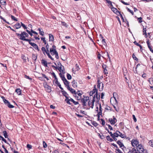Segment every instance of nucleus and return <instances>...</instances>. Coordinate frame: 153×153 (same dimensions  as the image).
I'll use <instances>...</instances> for the list:
<instances>
[{"mask_svg":"<svg viewBox=\"0 0 153 153\" xmlns=\"http://www.w3.org/2000/svg\"><path fill=\"white\" fill-rule=\"evenodd\" d=\"M16 35L18 36L19 37V39L25 41H29L28 39H26L25 37H28V34L25 31L21 32V34L16 33Z\"/></svg>","mask_w":153,"mask_h":153,"instance_id":"f257e3e1","label":"nucleus"},{"mask_svg":"<svg viewBox=\"0 0 153 153\" xmlns=\"http://www.w3.org/2000/svg\"><path fill=\"white\" fill-rule=\"evenodd\" d=\"M57 65L59 67L57 69L58 70L59 72H62L64 74L65 73L64 71H65L64 67L62 65L61 63L59 62H58Z\"/></svg>","mask_w":153,"mask_h":153,"instance_id":"f03ea898","label":"nucleus"},{"mask_svg":"<svg viewBox=\"0 0 153 153\" xmlns=\"http://www.w3.org/2000/svg\"><path fill=\"white\" fill-rule=\"evenodd\" d=\"M137 151L139 153H143L144 151L143 146L141 144L138 145L137 146Z\"/></svg>","mask_w":153,"mask_h":153,"instance_id":"7ed1b4c3","label":"nucleus"},{"mask_svg":"<svg viewBox=\"0 0 153 153\" xmlns=\"http://www.w3.org/2000/svg\"><path fill=\"white\" fill-rule=\"evenodd\" d=\"M66 102L69 104L71 105L72 104L71 102H73V103L75 105H77L78 104V102H77L74 101L72 99L69 98L66 101Z\"/></svg>","mask_w":153,"mask_h":153,"instance_id":"20e7f679","label":"nucleus"},{"mask_svg":"<svg viewBox=\"0 0 153 153\" xmlns=\"http://www.w3.org/2000/svg\"><path fill=\"white\" fill-rule=\"evenodd\" d=\"M110 102L112 105H114L117 104V101L116 97H112L111 98Z\"/></svg>","mask_w":153,"mask_h":153,"instance_id":"39448f33","label":"nucleus"},{"mask_svg":"<svg viewBox=\"0 0 153 153\" xmlns=\"http://www.w3.org/2000/svg\"><path fill=\"white\" fill-rule=\"evenodd\" d=\"M132 146L134 147L137 146L139 144V142L137 140L133 139L131 141Z\"/></svg>","mask_w":153,"mask_h":153,"instance_id":"423d86ee","label":"nucleus"},{"mask_svg":"<svg viewBox=\"0 0 153 153\" xmlns=\"http://www.w3.org/2000/svg\"><path fill=\"white\" fill-rule=\"evenodd\" d=\"M113 119L109 118L108 120L109 121L110 123L111 124L114 125L117 122V120L114 116H113Z\"/></svg>","mask_w":153,"mask_h":153,"instance_id":"0eeeda50","label":"nucleus"},{"mask_svg":"<svg viewBox=\"0 0 153 153\" xmlns=\"http://www.w3.org/2000/svg\"><path fill=\"white\" fill-rule=\"evenodd\" d=\"M96 97L97 99H98L100 97V95H99V97H98V94H97V91L96 92V94L94 95V96L93 97V99L92 100V105H94V102L95 101V97Z\"/></svg>","mask_w":153,"mask_h":153,"instance_id":"6e6552de","label":"nucleus"},{"mask_svg":"<svg viewBox=\"0 0 153 153\" xmlns=\"http://www.w3.org/2000/svg\"><path fill=\"white\" fill-rule=\"evenodd\" d=\"M106 65L103 64L102 65V68L104 70L103 73L105 74H108L107 70L106 69L107 68Z\"/></svg>","mask_w":153,"mask_h":153,"instance_id":"1a4fd4ad","label":"nucleus"},{"mask_svg":"<svg viewBox=\"0 0 153 153\" xmlns=\"http://www.w3.org/2000/svg\"><path fill=\"white\" fill-rule=\"evenodd\" d=\"M111 9L112 11L117 15H118V13L120 14V12L118 11L117 10L116 8L112 7L111 8Z\"/></svg>","mask_w":153,"mask_h":153,"instance_id":"9d476101","label":"nucleus"},{"mask_svg":"<svg viewBox=\"0 0 153 153\" xmlns=\"http://www.w3.org/2000/svg\"><path fill=\"white\" fill-rule=\"evenodd\" d=\"M62 91V93L63 95L66 97L65 101L66 102L67 101V100L69 98H70V97H68V94H67V93L65 91L63 90Z\"/></svg>","mask_w":153,"mask_h":153,"instance_id":"9b49d317","label":"nucleus"},{"mask_svg":"<svg viewBox=\"0 0 153 153\" xmlns=\"http://www.w3.org/2000/svg\"><path fill=\"white\" fill-rule=\"evenodd\" d=\"M1 97L3 99V101L5 104H7V105H12L10 104V102H9L8 100L5 99L4 97L2 96Z\"/></svg>","mask_w":153,"mask_h":153,"instance_id":"f8f14e48","label":"nucleus"},{"mask_svg":"<svg viewBox=\"0 0 153 153\" xmlns=\"http://www.w3.org/2000/svg\"><path fill=\"white\" fill-rule=\"evenodd\" d=\"M30 44L33 46L35 49L37 50L38 51H39L38 46L36 44L34 43L30 42Z\"/></svg>","mask_w":153,"mask_h":153,"instance_id":"ddd939ff","label":"nucleus"},{"mask_svg":"<svg viewBox=\"0 0 153 153\" xmlns=\"http://www.w3.org/2000/svg\"><path fill=\"white\" fill-rule=\"evenodd\" d=\"M67 88L72 93L76 95V92L75 90L72 88H70V86H68V88Z\"/></svg>","mask_w":153,"mask_h":153,"instance_id":"4468645a","label":"nucleus"},{"mask_svg":"<svg viewBox=\"0 0 153 153\" xmlns=\"http://www.w3.org/2000/svg\"><path fill=\"white\" fill-rule=\"evenodd\" d=\"M21 26L20 24L19 23H17L14 26H13L14 28H15L16 29H18L20 28L21 27Z\"/></svg>","mask_w":153,"mask_h":153,"instance_id":"2eb2a0df","label":"nucleus"},{"mask_svg":"<svg viewBox=\"0 0 153 153\" xmlns=\"http://www.w3.org/2000/svg\"><path fill=\"white\" fill-rule=\"evenodd\" d=\"M72 86L74 88L77 87V83L75 80H73L71 82Z\"/></svg>","mask_w":153,"mask_h":153,"instance_id":"dca6fc26","label":"nucleus"},{"mask_svg":"<svg viewBox=\"0 0 153 153\" xmlns=\"http://www.w3.org/2000/svg\"><path fill=\"white\" fill-rule=\"evenodd\" d=\"M120 133V132L118 130H117L115 132L113 133V137H118L119 135V133Z\"/></svg>","mask_w":153,"mask_h":153,"instance_id":"f3484780","label":"nucleus"},{"mask_svg":"<svg viewBox=\"0 0 153 153\" xmlns=\"http://www.w3.org/2000/svg\"><path fill=\"white\" fill-rule=\"evenodd\" d=\"M83 105H85L86 102L89 100V97H84V99H83Z\"/></svg>","mask_w":153,"mask_h":153,"instance_id":"a211bd4d","label":"nucleus"},{"mask_svg":"<svg viewBox=\"0 0 153 153\" xmlns=\"http://www.w3.org/2000/svg\"><path fill=\"white\" fill-rule=\"evenodd\" d=\"M42 64L45 67H47L48 66V63L47 61L42 59L41 60Z\"/></svg>","mask_w":153,"mask_h":153,"instance_id":"6ab92c4d","label":"nucleus"},{"mask_svg":"<svg viewBox=\"0 0 153 153\" xmlns=\"http://www.w3.org/2000/svg\"><path fill=\"white\" fill-rule=\"evenodd\" d=\"M97 89L96 88L93 89V91H91L89 95L90 96H92L97 91Z\"/></svg>","mask_w":153,"mask_h":153,"instance_id":"aec40b11","label":"nucleus"},{"mask_svg":"<svg viewBox=\"0 0 153 153\" xmlns=\"http://www.w3.org/2000/svg\"><path fill=\"white\" fill-rule=\"evenodd\" d=\"M117 143L119 146L120 148H122V147H124V145L123 143L121 142L120 140H118L117 141Z\"/></svg>","mask_w":153,"mask_h":153,"instance_id":"412c9836","label":"nucleus"},{"mask_svg":"<svg viewBox=\"0 0 153 153\" xmlns=\"http://www.w3.org/2000/svg\"><path fill=\"white\" fill-rule=\"evenodd\" d=\"M63 82L65 85L66 87H67V88H68V86H69V82L67 81L66 79L63 81Z\"/></svg>","mask_w":153,"mask_h":153,"instance_id":"4be33fe9","label":"nucleus"},{"mask_svg":"<svg viewBox=\"0 0 153 153\" xmlns=\"http://www.w3.org/2000/svg\"><path fill=\"white\" fill-rule=\"evenodd\" d=\"M99 111H98V108L97 107H96V111H97V112L98 113H99L100 112L101 113H100L102 114V108H101V106H99Z\"/></svg>","mask_w":153,"mask_h":153,"instance_id":"5701e85b","label":"nucleus"},{"mask_svg":"<svg viewBox=\"0 0 153 153\" xmlns=\"http://www.w3.org/2000/svg\"><path fill=\"white\" fill-rule=\"evenodd\" d=\"M100 84H98L97 85V87L98 88H99V91H102L103 89V83H102V86L101 88H100Z\"/></svg>","mask_w":153,"mask_h":153,"instance_id":"b1692460","label":"nucleus"},{"mask_svg":"<svg viewBox=\"0 0 153 153\" xmlns=\"http://www.w3.org/2000/svg\"><path fill=\"white\" fill-rule=\"evenodd\" d=\"M100 40H101L102 43L104 45H106L105 39H103V37H102L101 39H100Z\"/></svg>","mask_w":153,"mask_h":153,"instance_id":"393cba45","label":"nucleus"},{"mask_svg":"<svg viewBox=\"0 0 153 153\" xmlns=\"http://www.w3.org/2000/svg\"><path fill=\"white\" fill-rule=\"evenodd\" d=\"M49 41H53L54 40V37L51 34H49Z\"/></svg>","mask_w":153,"mask_h":153,"instance_id":"a878e982","label":"nucleus"},{"mask_svg":"<svg viewBox=\"0 0 153 153\" xmlns=\"http://www.w3.org/2000/svg\"><path fill=\"white\" fill-rule=\"evenodd\" d=\"M15 92L18 94L19 95L21 94V90L19 88H17L15 90Z\"/></svg>","mask_w":153,"mask_h":153,"instance_id":"bb28decb","label":"nucleus"},{"mask_svg":"<svg viewBox=\"0 0 153 153\" xmlns=\"http://www.w3.org/2000/svg\"><path fill=\"white\" fill-rule=\"evenodd\" d=\"M56 47L54 45H53L52 48H51L50 49V52H53L54 51L56 50Z\"/></svg>","mask_w":153,"mask_h":153,"instance_id":"cd10ccee","label":"nucleus"},{"mask_svg":"<svg viewBox=\"0 0 153 153\" xmlns=\"http://www.w3.org/2000/svg\"><path fill=\"white\" fill-rule=\"evenodd\" d=\"M106 138L107 140L109 141L110 142L113 141V140L111 138L109 135L107 136L106 137Z\"/></svg>","mask_w":153,"mask_h":153,"instance_id":"c85d7f7f","label":"nucleus"},{"mask_svg":"<svg viewBox=\"0 0 153 153\" xmlns=\"http://www.w3.org/2000/svg\"><path fill=\"white\" fill-rule=\"evenodd\" d=\"M3 135L4 137L5 138H8V135L7 134V131H3Z\"/></svg>","mask_w":153,"mask_h":153,"instance_id":"c756f323","label":"nucleus"},{"mask_svg":"<svg viewBox=\"0 0 153 153\" xmlns=\"http://www.w3.org/2000/svg\"><path fill=\"white\" fill-rule=\"evenodd\" d=\"M38 30L39 31V33L41 35L43 36L44 35V32L43 31L41 30V28H38Z\"/></svg>","mask_w":153,"mask_h":153,"instance_id":"7c9ffc66","label":"nucleus"},{"mask_svg":"<svg viewBox=\"0 0 153 153\" xmlns=\"http://www.w3.org/2000/svg\"><path fill=\"white\" fill-rule=\"evenodd\" d=\"M119 136L121 137L122 138H125L126 137V135L125 134H123L121 133L120 132V133H119Z\"/></svg>","mask_w":153,"mask_h":153,"instance_id":"2f4dec72","label":"nucleus"},{"mask_svg":"<svg viewBox=\"0 0 153 153\" xmlns=\"http://www.w3.org/2000/svg\"><path fill=\"white\" fill-rule=\"evenodd\" d=\"M27 58L28 59V58L25 56L24 55H22V59H23V61L25 62H26L27 60Z\"/></svg>","mask_w":153,"mask_h":153,"instance_id":"473e14b6","label":"nucleus"},{"mask_svg":"<svg viewBox=\"0 0 153 153\" xmlns=\"http://www.w3.org/2000/svg\"><path fill=\"white\" fill-rule=\"evenodd\" d=\"M0 3L3 5H5L6 4V1L5 0H0Z\"/></svg>","mask_w":153,"mask_h":153,"instance_id":"72a5a7b5","label":"nucleus"},{"mask_svg":"<svg viewBox=\"0 0 153 153\" xmlns=\"http://www.w3.org/2000/svg\"><path fill=\"white\" fill-rule=\"evenodd\" d=\"M136 152V149L135 148H133L131 150H130L129 152H128V153H129V152H131V153H134V152Z\"/></svg>","mask_w":153,"mask_h":153,"instance_id":"f704fd0d","label":"nucleus"},{"mask_svg":"<svg viewBox=\"0 0 153 153\" xmlns=\"http://www.w3.org/2000/svg\"><path fill=\"white\" fill-rule=\"evenodd\" d=\"M42 51L43 54H45V53H46V52H48L46 50L45 48L44 47H42Z\"/></svg>","mask_w":153,"mask_h":153,"instance_id":"c9c22d12","label":"nucleus"},{"mask_svg":"<svg viewBox=\"0 0 153 153\" xmlns=\"http://www.w3.org/2000/svg\"><path fill=\"white\" fill-rule=\"evenodd\" d=\"M91 123L95 127H96L98 126V123L95 121H93L91 122Z\"/></svg>","mask_w":153,"mask_h":153,"instance_id":"e433bc0d","label":"nucleus"},{"mask_svg":"<svg viewBox=\"0 0 153 153\" xmlns=\"http://www.w3.org/2000/svg\"><path fill=\"white\" fill-rule=\"evenodd\" d=\"M67 77L68 79L70 80L71 79V76L68 73L67 74Z\"/></svg>","mask_w":153,"mask_h":153,"instance_id":"4c0bfd02","label":"nucleus"},{"mask_svg":"<svg viewBox=\"0 0 153 153\" xmlns=\"http://www.w3.org/2000/svg\"><path fill=\"white\" fill-rule=\"evenodd\" d=\"M11 18L12 20H13L16 21H17L18 20L17 18H16L13 15H11Z\"/></svg>","mask_w":153,"mask_h":153,"instance_id":"58836bf2","label":"nucleus"},{"mask_svg":"<svg viewBox=\"0 0 153 153\" xmlns=\"http://www.w3.org/2000/svg\"><path fill=\"white\" fill-rule=\"evenodd\" d=\"M132 58L134 60H135L136 61H138V59L136 57L135 55L134 54V53H133L132 55Z\"/></svg>","mask_w":153,"mask_h":153,"instance_id":"ea45409f","label":"nucleus"},{"mask_svg":"<svg viewBox=\"0 0 153 153\" xmlns=\"http://www.w3.org/2000/svg\"><path fill=\"white\" fill-rule=\"evenodd\" d=\"M46 54L48 56L49 58L51 59L52 60H53V59L51 56L50 54L48 52H46Z\"/></svg>","mask_w":153,"mask_h":153,"instance_id":"a19ab883","label":"nucleus"},{"mask_svg":"<svg viewBox=\"0 0 153 153\" xmlns=\"http://www.w3.org/2000/svg\"><path fill=\"white\" fill-rule=\"evenodd\" d=\"M101 113L100 112L99 113H98V114L97 115V120L98 121H99L100 120V115H102V114L100 113Z\"/></svg>","mask_w":153,"mask_h":153,"instance_id":"79ce46f5","label":"nucleus"},{"mask_svg":"<svg viewBox=\"0 0 153 153\" xmlns=\"http://www.w3.org/2000/svg\"><path fill=\"white\" fill-rule=\"evenodd\" d=\"M149 144L150 146L153 147V140H150L149 142Z\"/></svg>","mask_w":153,"mask_h":153,"instance_id":"37998d69","label":"nucleus"},{"mask_svg":"<svg viewBox=\"0 0 153 153\" xmlns=\"http://www.w3.org/2000/svg\"><path fill=\"white\" fill-rule=\"evenodd\" d=\"M32 58L35 61L37 59L36 56L34 54H33L32 55Z\"/></svg>","mask_w":153,"mask_h":153,"instance_id":"c03bdc74","label":"nucleus"},{"mask_svg":"<svg viewBox=\"0 0 153 153\" xmlns=\"http://www.w3.org/2000/svg\"><path fill=\"white\" fill-rule=\"evenodd\" d=\"M43 147L44 148H46L47 146V145L46 143L44 141H43Z\"/></svg>","mask_w":153,"mask_h":153,"instance_id":"a18cd8bd","label":"nucleus"},{"mask_svg":"<svg viewBox=\"0 0 153 153\" xmlns=\"http://www.w3.org/2000/svg\"><path fill=\"white\" fill-rule=\"evenodd\" d=\"M0 137L3 141H4L5 143H7V141H6V139H5L3 137L0 136Z\"/></svg>","mask_w":153,"mask_h":153,"instance_id":"49530a36","label":"nucleus"},{"mask_svg":"<svg viewBox=\"0 0 153 153\" xmlns=\"http://www.w3.org/2000/svg\"><path fill=\"white\" fill-rule=\"evenodd\" d=\"M56 85H57L60 88V89L62 90V91L63 90V89L62 88V87L61 86L59 82L56 84Z\"/></svg>","mask_w":153,"mask_h":153,"instance_id":"de8ad7c7","label":"nucleus"},{"mask_svg":"<svg viewBox=\"0 0 153 153\" xmlns=\"http://www.w3.org/2000/svg\"><path fill=\"white\" fill-rule=\"evenodd\" d=\"M21 25L22 26L23 28L25 29H27V27L23 23H22V22H21Z\"/></svg>","mask_w":153,"mask_h":153,"instance_id":"09e8293b","label":"nucleus"},{"mask_svg":"<svg viewBox=\"0 0 153 153\" xmlns=\"http://www.w3.org/2000/svg\"><path fill=\"white\" fill-rule=\"evenodd\" d=\"M126 9L127 10L128 12H130L131 13L132 15H134V13H133V11L132 10H131L130 9L128 8V7H126Z\"/></svg>","mask_w":153,"mask_h":153,"instance_id":"8fccbe9b","label":"nucleus"},{"mask_svg":"<svg viewBox=\"0 0 153 153\" xmlns=\"http://www.w3.org/2000/svg\"><path fill=\"white\" fill-rule=\"evenodd\" d=\"M41 40H42L43 42L45 44H46V40H45V38L41 37Z\"/></svg>","mask_w":153,"mask_h":153,"instance_id":"3c124183","label":"nucleus"},{"mask_svg":"<svg viewBox=\"0 0 153 153\" xmlns=\"http://www.w3.org/2000/svg\"><path fill=\"white\" fill-rule=\"evenodd\" d=\"M102 121L101 124L102 126H104L105 125V120L102 119H100Z\"/></svg>","mask_w":153,"mask_h":153,"instance_id":"603ef678","label":"nucleus"},{"mask_svg":"<svg viewBox=\"0 0 153 153\" xmlns=\"http://www.w3.org/2000/svg\"><path fill=\"white\" fill-rule=\"evenodd\" d=\"M143 34H145V36H147V33H146V28H143Z\"/></svg>","mask_w":153,"mask_h":153,"instance_id":"864d4df0","label":"nucleus"},{"mask_svg":"<svg viewBox=\"0 0 153 153\" xmlns=\"http://www.w3.org/2000/svg\"><path fill=\"white\" fill-rule=\"evenodd\" d=\"M76 94L78 95L79 96H81L82 94L79 91H78L76 92Z\"/></svg>","mask_w":153,"mask_h":153,"instance_id":"5fc2aeb1","label":"nucleus"},{"mask_svg":"<svg viewBox=\"0 0 153 153\" xmlns=\"http://www.w3.org/2000/svg\"><path fill=\"white\" fill-rule=\"evenodd\" d=\"M55 57L57 59H58L59 58L58 54V52L57 51H55Z\"/></svg>","mask_w":153,"mask_h":153,"instance_id":"6e6d98bb","label":"nucleus"},{"mask_svg":"<svg viewBox=\"0 0 153 153\" xmlns=\"http://www.w3.org/2000/svg\"><path fill=\"white\" fill-rule=\"evenodd\" d=\"M69 107L71 108L73 111H74V110H75V111H76V108H75L74 107V106H73V105H72V106H69Z\"/></svg>","mask_w":153,"mask_h":153,"instance_id":"4d7b16f0","label":"nucleus"},{"mask_svg":"<svg viewBox=\"0 0 153 153\" xmlns=\"http://www.w3.org/2000/svg\"><path fill=\"white\" fill-rule=\"evenodd\" d=\"M75 97L76 98H77V99L78 100H80L81 99V96H77V95H75Z\"/></svg>","mask_w":153,"mask_h":153,"instance_id":"13d9d810","label":"nucleus"},{"mask_svg":"<svg viewBox=\"0 0 153 153\" xmlns=\"http://www.w3.org/2000/svg\"><path fill=\"white\" fill-rule=\"evenodd\" d=\"M27 147L29 149H31L32 148V146L31 145L29 144H27Z\"/></svg>","mask_w":153,"mask_h":153,"instance_id":"bf43d9fd","label":"nucleus"},{"mask_svg":"<svg viewBox=\"0 0 153 153\" xmlns=\"http://www.w3.org/2000/svg\"><path fill=\"white\" fill-rule=\"evenodd\" d=\"M132 117L134 121V122H136L137 121V119L135 117V116L133 114L132 115Z\"/></svg>","mask_w":153,"mask_h":153,"instance_id":"052dcab7","label":"nucleus"},{"mask_svg":"<svg viewBox=\"0 0 153 153\" xmlns=\"http://www.w3.org/2000/svg\"><path fill=\"white\" fill-rule=\"evenodd\" d=\"M25 77L26 79H29L30 80H32V79L31 78H30L29 77V76H28L27 75H25Z\"/></svg>","mask_w":153,"mask_h":153,"instance_id":"680f3d73","label":"nucleus"},{"mask_svg":"<svg viewBox=\"0 0 153 153\" xmlns=\"http://www.w3.org/2000/svg\"><path fill=\"white\" fill-rule=\"evenodd\" d=\"M137 68H134V67L133 69L134 73L136 74L137 73Z\"/></svg>","mask_w":153,"mask_h":153,"instance_id":"e2e57ef3","label":"nucleus"},{"mask_svg":"<svg viewBox=\"0 0 153 153\" xmlns=\"http://www.w3.org/2000/svg\"><path fill=\"white\" fill-rule=\"evenodd\" d=\"M111 108H110L109 106H107V107H106L105 108L106 109H107L108 110H111Z\"/></svg>","mask_w":153,"mask_h":153,"instance_id":"0e129e2a","label":"nucleus"},{"mask_svg":"<svg viewBox=\"0 0 153 153\" xmlns=\"http://www.w3.org/2000/svg\"><path fill=\"white\" fill-rule=\"evenodd\" d=\"M138 21L139 22L141 23L142 22V18L141 17H140L138 19Z\"/></svg>","mask_w":153,"mask_h":153,"instance_id":"69168bd1","label":"nucleus"},{"mask_svg":"<svg viewBox=\"0 0 153 153\" xmlns=\"http://www.w3.org/2000/svg\"><path fill=\"white\" fill-rule=\"evenodd\" d=\"M149 48L150 51L153 53V50L152 49V48L150 46H149L148 47Z\"/></svg>","mask_w":153,"mask_h":153,"instance_id":"338daca9","label":"nucleus"},{"mask_svg":"<svg viewBox=\"0 0 153 153\" xmlns=\"http://www.w3.org/2000/svg\"><path fill=\"white\" fill-rule=\"evenodd\" d=\"M116 151L117 152V153H123L119 149H117Z\"/></svg>","mask_w":153,"mask_h":153,"instance_id":"774afa93","label":"nucleus"}]
</instances>
